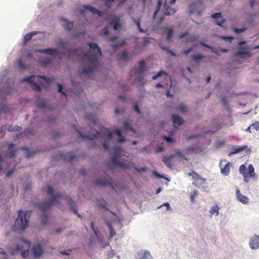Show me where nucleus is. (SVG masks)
Returning a JSON list of instances; mask_svg holds the SVG:
<instances>
[{"instance_id":"nucleus-23","label":"nucleus","mask_w":259,"mask_h":259,"mask_svg":"<svg viewBox=\"0 0 259 259\" xmlns=\"http://www.w3.org/2000/svg\"><path fill=\"white\" fill-rule=\"evenodd\" d=\"M164 10L163 11V14L165 15H170L175 13V11L169 7V6L166 4L164 6Z\"/></svg>"},{"instance_id":"nucleus-22","label":"nucleus","mask_w":259,"mask_h":259,"mask_svg":"<svg viewBox=\"0 0 259 259\" xmlns=\"http://www.w3.org/2000/svg\"><path fill=\"white\" fill-rule=\"evenodd\" d=\"M95 134L92 136H84L81 133V132H78V133L81 138L89 140H94L98 137V136L100 135V133L97 131H95Z\"/></svg>"},{"instance_id":"nucleus-51","label":"nucleus","mask_w":259,"mask_h":259,"mask_svg":"<svg viewBox=\"0 0 259 259\" xmlns=\"http://www.w3.org/2000/svg\"><path fill=\"white\" fill-rule=\"evenodd\" d=\"M110 229V239L112 238L115 235L116 233L115 230H114L113 228H109Z\"/></svg>"},{"instance_id":"nucleus-52","label":"nucleus","mask_w":259,"mask_h":259,"mask_svg":"<svg viewBox=\"0 0 259 259\" xmlns=\"http://www.w3.org/2000/svg\"><path fill=\"white\" fill-rule=\"evenodd\" d=\"M161 5V3L160 2V1H158V4H157V8H156V10H155V12H154V15H153V18L155 19V16L156 15V14L159 12V8L160 7Z\"/></svg>"},{"instance_id":"nucleus-58","label":"nucleus","mask_w":259,"mask_h":259,"mask_svg":"<svg viewBox=\"0 0 259 259\" xmlns=\"http://www.w3.org/2000/svg\"><path fill=\"white\" fill-rule=\"evenodd\" d=\"M178 109L182 112H185L186 111V107L185 106V105L184 104H180L179 106Z\"/></svg>"},{"instance_id":"nucleus-7","label":"nucleus","mask_w":259,"mask_h":259,"mask_svg":"<svg viewBox=\"0 0 259 259\" xmlns=\"http://www.w3.org/2000/svg\"><path fill=\"white\" fill-rule=\"evenodd\" d=\"M238 49L239 50L234 54L235 57L241 55H246L247 57L251 56L252 54L250 51L251 48L249 46H239Z\"/></svg>"},{"instance_id":"nucleus-49","label":"nucleus","mask_w":259,"mask_h":259,"mask_svg":"<svg viewBox=\"0 0 259 259\" xmlns=\"http://www.w3.org/2000/svg\"><path fill=\"white\" fill-rule=\"evenodd\" d=\"M84 34H85V31H80L77 33H72V35L73 38H77V37H79L80 36Z\"/></svg>"},{"instance_id":"nucleus-13","label":"nucleus","mask_w":259,"mask_h":259,"mask_svg":"<svg viewBox=\"0 0 259 259\" xmlns=\"http://www.w3.org/2000/svg\"><path fill=\"white\" fill-rule=\"evenodd\" d=\"M249 245L251 249H256L259 248V236H254L249 241Z\"/></svg>"},{"instance_id":"nucleus-39","label":"nucleus","mask_w":259,"mask_h":259,"mask_svg":"<svg viewBox=\"0 0 259 259\" xmlns=\"http://www.w3.org/2000/svg\"><path fill=\"white\" fill-rule=\"evenodd\" d=\"M21 129V128L18 125L13 126L12 125H10L8 127V130L9 132H14V131H20Z\"/></svg>"},{"instance_id":"nucleus-17","label":"nucleus","mask_w":259,"mask_h":259,"mask_svg":"<svg viewBox=\"0 0 259 259\" xmlns=\"http://www.w3.org/2000/svg\"><path fill=\"white\" fill-rule=\"evenodd\" d=\"M110 24L113 25L114 30H118L121 27L119 17L115 16L112 18L110 22Z\"/></svg>"},{"instance_id":"nucleus-40","label":"nucleus","mask_w":259,"mask_h":259,"mask_svg":"<svg viewBox=\"0 0 259 259\" xmlns=\"http://www.w3.org/2000/svg\"><path fill=\"white\" fill-rule=\"evenodd\" d=\"M199 38V36L198 35H192L189 36L187 39V41L189 42H193L194 41H195L197 40Z\"/></svg>"},{"instance_id":"nucleus-11","label":"nucleus","mask_w":259,"mask_h":259,"mask_svg":"<svg viewBox=\"0 0 259 259\" xmlns=\"http://www.w3.org/2000/svg\"><path fill=\"white\" fill-rule=\"evenodd\" d=\"M91 229L92 230V231L95 233V235H96L98 240L102 244L103 246L102 247L104 248L106 246L109 245L108 242H104V238L99 234L98 233V228H91Z\"/></svg>"},{"instance_id":"nucleus-53","label":"nucleus","mask_w":259,"mask_h":259,"mask_svg":"<svg viewBox=\"0 0 259 259\" xmlns=\"http://www.w3.org/2000/svg\"><path fill=\"white\" fill-rule=\"evenodd\" d=\"M58 86L59 87L58 92L63 95L65 97H66V94L62 91L63 87L62 85L59 83L58 84Z\"/></svg>"},{"instance_id":"nucleus-25","label":"nucleus","mask_w":259,"mask_h":259,"mask_svg":"<svg viewBox=\"0 0 259 259\" xmlns=\"http://www.w3.org/2000/svg\"><path fill=\"white\" fill-rule=\"evenodd\" d=\"M8 149L10 150L9 153V157L12 158L15 156L16 153V149L14 148V145L12 143L8 145Z\"/></svg>"},{"instance_id":"nucleus-56","label":"nucleus","mask_w":259,"mask_h":259,"mask_svg":"<svg viewBox=\"0 0 259 259\" xmlns=\"http://www.w3.org/2000/svg\"><path fill=\"white\" fill-rule=\"evenodd\" d=\"M164 73H165L162 71H159V72H158L157 73V74H156L155 75H154L152 77V79L155 80V79H157L158 77L160 76L162 74H164Z\"/></svg>"},{"instance_id":"nucleus-38","label":"nucleus","mask_w":259,"mask_h":259,"mask_svg":"<svg viewBox=\"0 0 259 259\" xmlns=\"http://www.w3.org/2000/svg\"><path fill=\"white\" fill-rule=\"evenodd\" d=\"M166 30L167 31L166 39H167V40H169L171 38V37L173 35V30L172 28H166Z\"/></svg>"},{"instance_id":"nucleus-32","label":"nucleus","mask_w":259,"mask_h":259,"mask_svg":"<svg viewBox=\"0 0 259 259\" xmlns=\"http://www.w3.org/2000/svg\"><path fill=\"white\" fill-rule=\"evenodd\" d=\"M246 148V146H241L239 147H234L233 148V151L231 152L230 155L239 153L243 150H244Z\"/></svg>"},{"instance_id":"nucleus-64","label":"nucleus","mask_w":259,"mask_h":259,"mask_svg":"<svg viewBox=\"0 0 259 259\" xmlns=\"http://www.w3.org/2000/svg\"><path fill=\"white\" fill-rule=\"evenodd\" d=\"M100 205L102 208L107 209V208L106 207L107 203L106 202V201L104 200H101V201L100 202Z\"/></svg>"},{"instance_id":"nucleus-8","label":"nucleus","mask_w":259,"mask_h":259,"mask_svg":"<svg viewBox=\"0 0 259 259\" xmlns=\"http://www.w3.org/2000/svg\"><path fill=\"white\" fill-rule=\"evenodd\" d=\"M36 52L45 53L47 55H52L55 57L60 56V53L57 49L55 48H47L45 49L37 50Z\"/></svg>"},{"instance_id":"nucleus-21","label":"nucleus","mask_w":259,"mask_h":259,"mask_svg":"<svg viewBox=\"0 0 259 259\" xmlns=\"http://www.w3.org/2000/svg\"><path fill=\"white\" fill-rule=\"evenodd\" d=\"M62 26L67 30H71L73 26V22L68 21L67 19H62Z\"/></svg>"},{"instance_id":"nucleus-28","label":"nucleus","mask_w":259,"mask_h":259,"mask_svg":"<svg viewBox=\"0 0 259 259\" xmlns=\"http://www.w3.org/2000/svg\"><path fill=\"white\" fill-rule=\"evenodd\" d=\"M219 208L217 204L213 205L212 206L209 210L210 215L212 216L213 214H215L216 215L219 214Z\"/></svg>"},{"instance_id":"nucleus-36","label":"nucleus","mask_w":259,"mask_h":259,"mask_svg":"<svg viewBox=\"0 0 259 259\" xmlns=\"http://www.w3.org/2000/svg\"><path fill=\"white\" fill-rule=\"evenodd\" d=\"M76 157V155L73 153H68V154L66 155L64 158L66 160H67L69 162L72 161L74 158Z\"/></svg>"},{"instance_id":"nucleus-16","label":"nucleus","mask_w":259,"mask_h":259,"mask_svg":"<svg viewBox=\"0 0 259 259\" xmlns=\"http://www.w3.org/2000/svg\"><path fill=\"white\" fill-rule=\"evenodd\" d=\"M236 196L237 200L243 204H247L248 202V198L242 194L238 189L236 190Z\"/></svg>"},{"instance_id":"nucleus-26","label":"nucleus","mask_w":259,"mask_h":259,"mask_svg":"<svg viewBox=\"0 0 259 259\" xmlns=\"http://www.w3.org/2000/svg\"><path fill=\"white\" fill-rule=\"evenodd\" d=\"M200 44L202 46H204L206 48H207L209 49H210L215 54L218 55H220V50H219L217 48H213V47H212L211 46H209L206 44H205L204 42L203 41H200Z\"/></svg>"},{"instance_id":"nucleus-61","label":"nucleus","mask_w":259,"mask_h":259,"mask_svg":"<svg viewBox=\"0 0 259 259\" xmlns=\"http://www.w3.org/2000/svg\"><path fill=\"white\" fill-rule=\"evenodd\" d=\"M135 169L138 172H145L147 171V168L146 167H142V168L135 167Z\"/></svg>"},{"instance_id":"nucleus-63","label":"nucleus","mask_w":259,"mask_h":259,"mask_svg":"<svg viewBox=\"0 0 259 259\" xmlns=\"http://www.w3.org/2000/svg\"><path fill=\"white\" fill-rule=\"evenodd\" d=\"M121 58L124 60H127V54L126 52H123L121 55Z\"/></svg>"},{"instance_id":"nucleus-29","label":"nucleus","mask_w":259,"mask_h":259,"mask_svg":"<svg viewBox=\"0 0 259 259\" xmlns=\"http://www.w3.org/2000/svg\"><path fill=\"white\" fill-rule=\"evenodd\" d=\"M139 259H149L151 256L149 251H145L139 253Z\"/></svg>"},{"instance_id":"nucleus-6","label":"nucleus","mask_w":259,"mask_h":259,"mask_svg":"<svg viewBox=\"0 0 259 259\" xmlns=\"http://www.w3.org/2000/svg\"><path fill=\"white\" fill-rule=\"evenodd\" d=\"M20 243L21 244L16 246V250L21 251V255L23 257H27L29 254V249L31 246V242L22 238Z\"/></svg>"},{"instance_id":"nucleus-5","label":"nucleus","mask_w":259,"mask_h":259,"mask_svg":"<svg viewBox=\"0 0 259 259\" xmlns=\"http://www.w3.org/2000/svg\"><path fill=\"white\" fill-rule=\"evenodd\" d=\"M246 166L244 164H242L239 167V171L243 175L244 181L246 183H248L250 178L255 177L254 173V169L251 164H249L248 167V172H246Z\"/></svg>"},{"instance_id":"nucleus-18","label":"nucleus","mask_w":259,"mask_h":259,"mask_svg":"<svg viewBox=\"0 0 259 259\" xmlns=\"http://www.w3.org/2000/svg\"><path fill=\"white\" fill-rule=\"evenodd\" d=\"M212 17L215 19L217 24L219 26H222L225 22V20L223 19L221 13H217L212 14Z\"/></svg>"},{"instance_id":"nucleus-15","label":"nucleus","mask_w":259,"mask_h":259,"mask_svg":"<svg viewBox=\"0 0 259 259\" xmlns=\"http://www.w3.org/2000/svg\"><path fill=\"white\" fill-rule=\"evenodd\" d=\"M193 178L194 179V182H193V185L196 187H200L202 184H203L205 182V179L202 178L198 174H194L193 176Z\"/></svg>"},{"instance_id":"nucleus-35","label":"nucleus","mask_w":259,"mask_h":259,"mask_svg":"<svg viewBox=\"0 0 259 259\" xmlns=\"http://www.w3.org/2000/svg\"><path fill=\"white\" fill-rule=\"evenodd\" d=\"M37 107L40 109H46L49 108L47 105V103L44 100L40 101L38 103Z\"/></svg>"},{"instance_id":"nucleus-4","label":"nucleus","mask_w":259,"mask_h":259,"mask_svg":"<svg viewBox=\"0 0 259 259\" xmlns=\"http://www.w3.org/2000/svg\"><path fill=\"white\" fill-rule=\"evenodd\" d=\"M31 214V211L24 212L22 210H19L13 227H28Z\"/></svg>"},{"instance_id":"nucleus-12","label":"nucleus","mask_w":259,"mask_h":259,"mask_svg":"<svg viewBox=\"0 0 259 259\" xmlns=\"http://www.w3.org/2000/svg\"><path fill=\"white\" fill-rule=\"evenodd\" d=\"M145 70V62L144 60H142L139 62V67L136 68L134 69V73L135 74H139L143 73V72ZM134 71L131 72V76H133L134 75Z\"/></svg>"},{"instance_id":"nucleus-20","label":"nucleus","mask_w":259,"mask_h":259,"mask_svg":"<svg viewBox=\"0 0 259 259\" xmlns=\"http://www.w3.org/2000/svg\"><path fill=\"white\" fill-rule=\"evenodd\" d=\"M172 122L174 126L177 127V126L183 124L184 120L182 118L178 115H172Z\"/></svg>"},{"instance_id":"nucleus-30","label":"nucleus","mask_w":259,"mask_h":259,"mask_svg":"<svg viewBox=\"0 0 259 259\" xmlns=\"http://www.w3.org/2000/svg\"><path fill=\"white\" fill-rule=\"evenodd\" d=\"M39 33L38 31H33L32 32H30V33H27L25 36H24V41L26 42V41H28L30 40H31V39L32 38V36L34 35H36L37 34H38Z\"/></svg>"},{"instance_id":"nucleus-60","label":"nucleus","mask_w":259,"mask_h":259,"mask_svg":"<svg viewBox=\"0 0 259 259\" xmlns=\"http://www.w3.org/2000/svg\"><path fill=\"white\" fill-rule=\"evenodd\" d=\"M162 49L164 51H167V52L168 53L170 54L172 56H174V57L176 56V54L174 52H173L171 50H169L165 47H162Z\"/></svg>"},{"instance_id":"nucleus-55","label":"nucleus","mask_w":259,"mask_h":259,"mask_svg":"<svg viewBox=\"0 0 259 259\" xmlns=\"http://www.w3.org/2000/svg\"><path fill=\"white\" fill-rule=\"evenodd\" d=\"M15 170V168H13L10 170H9L7 172V174H6V177H10L11 176H12L14 171Z\"/></svg>"},{"instance_id":"nucleus-14","label":"nucleus","mask_w":259,"mask_h":259,"mask_svg":"<svg viewBox=\"0 0 259 259\" xmlns=\"http://www.w3.org/2000/svg\"><path fill=\"white\" fill-rule=\"evenodd\" d=\"M111 179H100L94 181V184L96 185H100L103 186H107L111 185Z\"/></svg>"},{"instance_id":"nucleus-42","label":"nucleus","mask_w":259,"mask_h":259,"mask_svg":"<svg viewBox=\"0 0 259 259\" xmlns=\"http://www.w3.org/2000/svg\"><path fill=\"white\" fill-rule=\"evenodd\" d=\"M17 64H18L19 68H20L21 69H26V67L24 65V63L22 59H19L18 60Z\"/></svg>"},{"instance_id":"nucleus-31","label":"nucleus","mask_w":259,"mask_h":259,"mask_svg":"<svg viewBox=\"0 0 259 259\" xmlns=\"http://www.w3.org/2000/svg\"><path fill=\"white\" fill-rule=\"evenodd\" d=\"M114 132L119 137H120V139L118 141L119 143H121L125 141V139L122 136L121 132L119 129H116L114 131Z\"/></svg>"},{"instance_id":"nucleus-3","label":"nucleus","mask_w":259,"mask_h":259,"mask_svg":"<svg viewBox=\"0 0 259 259\" xmlns=\"http://www.w3.org/2000/svg\"><path fill=\"white\" fill-rule=\"evenodd\" d=\"M124 153L125 152L120 147H115L114 148L113 156L107 163L109 168H112L114 167H118L123 169H128L131 167H134L135 164L132 160L125 162L118 160L122 155H124L123 153Z\"/></svg>"},{"instance_id":"nucleus-46","label":"nucleus","mask_w":259,"mask_h":259,"mask_svg":"<svg viewBox=\"0 0 259 259\" xmlns=\"http://www.w3.org/2000/svg\"><path fill=\"white\" fill-rule=\"evenodd\" d=\"M51 59L49 58H46L41 61V64L45 66L51 63Z\"/></svg>"},{"instance_id":"nucleus-27","label":"nucleus","mask_w":259,"mask_h":259,"mask_svg":"<svg viewBox=\"0 0 259 259\" xmlns=\"http://www.w3.org/2000/svg\"><path fill=\"white\" fill-rule=\"evenodd\" d=\"M66 200L67 201V203L70 206L71 209L73 210L75 213L77 214V210L74 207V203L72 199L70 197H66Z\"/></svg>"},{"instance_id":"nucleus-54","label":"nucleus","mask_w":259,"mask_h":259,"mask_svg":"<svg viewBox=\"0 0 259 259\" xmlns=\"http://www.w3.org/2000/svg\"><path fill=\"white\" fill-rule=\"evenodd\" d=\"M76 54H77V50L76 49L70 50L68 53L69 57H71L73 55H74Z\"/></svg>"},{"instance_id":"nucleus-43","label":"nucleus","mask_w":259,"mask_h":259,"mask_svg":"<svg viewBox=\"0 0 259 259\" xmlns=\"http://www.w3.org/2000/svg\"><path fill=\"white\" fill-rule=\"evenodd\" d=\"M198 191L197 190H194L193 191L192 193L191 194L190 196V201L192 202H194L195 201V199L196 197L198 195Z\"/></svg>"},{"instance_id":"nucleus-2","label":"nucleus","mask_w":259,"mask_h":259,"mask_svg":"<svg viewBox=\"0 0 259 259\" xmlns=\"http://www.w3.org/2000/svg\"><path fill=\"white\" fill-rule=\"evenodd\" d=\"M46 189V193L49 196H51V200L41 202L38 204V207L42 211V215L45 219L47 218L48 212L51 209L52 205L57 203L58 199L60 198L63 197V196L62 193H54L53 190L51 186H48Z\"/></svg>"},{"instance_id":"nucleus-50","label":"nucleus","mask_w":259,"mask_h":259,"mask_svg":"<svg viewBox=\"0 0 259 259\" xmlns=\"http://www.w3.org/2000/svg\"><path fill=\"white\" fill-rule=\"evenodd\" d=\"M65 43L66 42L64 40L60 39L57 41V46L58 47L64 46Z\"/></svg>"},{"instance_id":"nucleus-10","label":"nucleus","mask_w":259,"mask_h":259,"mask_svg":"<svg viewBox=\"0 0 259 259\" xmlns=\"http://www.w3.org/2000/svg\"><path fill=\"white\" fill-rule=\"evenodd\" d=\"M32 250L34 256L37 258L39 257L44 253V250L40 244L34 245Z\"/></svg>"},{"instance_id":"nucleus-45","label":"nucleus","mask_w":259,"mask_h":259,"mask_svg":"<svg viewBox=\"0 0 259 259\" xmlns=\"http://www.w3.org/2000/svg\"><path fill=\"white\" fill-rule=\"evenodd\" d=\"M125 43L124 40H122L119 43H115L112 45V47L114 48H118L122 46Z\"/></svg>"},{"instance_id":"nucleus-34","label":"nucleus","mask_w":259,"mask_h":259,"mask_svg":"<svg viewBox=\"0 0 259 259\" xmlns=\"http://www.w3.org/2000/svg\"><path fill=\"white\" fill-rule=\"evenodd\" d=\"M205 57L202 55H194L192 56V58L197 63L200 62V60L202 59L205 58Z\"/></svg>"},{"instance_id":"nucleus-44","label":"nucleus","mask_w":259,"mask_h":259,"mask_svg":"<svg viewBox=\"0 0 259 259\" xmlns=\"http://www.w3.org/2000/svg\"><path fill=\"white\" fill-rule=\"evenodd\" d=\"M35 78V76L32 75L30 77L25 78L24 79H23V80L25 81H27V82L30 83L31 84H32V82H34V80Z\"/></svg>"},{"instance_id":"nucleus-41","label":"nucleus","mask_w":259,"mask_h":259,"mask_svg":"<svg viewBox=\"0 0 259 259\" xmlns=\"http://www.w3.org/2000/svg\"><path fill=\"white\" fill-rule=\"evenodd\" d=\"M31 87L33 90L37 92H40L41 90L40 86L36 82H32V84H31Z\"/></svg>"},{"instance_id":"nucleus-62","label":"nucleus","mask_w":259,"mask_h":259,"mask_svg":"<svg viewBox=\"0 0 259 259\" xmlns=\"http://www.w3.org/2000/svg\"><path fill=\"white\" fill-rule=\"evenodd\" d=\"M193 50V48H190L188 49L185 50L183 52V54L185 55H187L189 53H190Z\"/></svg>"},{"instance_id":"nucleus-9","label":"nucleus","mask_w":259,"mask_h":259,"mask_svg":"<svg viewBox=\"0 0 259 259\" xmlns=\"http://www.w3.org/2000/svg\"><path fill=\"white\" fill-rule=\"evenodd\" d=\"M175 157V154H170L169 156L163 155L162 157V161L168 167L172 168L173 167L172 160Z\"/></svg>"},{"instance_id":"nucleus-24","label":"nucleus","mask_w":259,"mask_h":259,"mask_svg":"<svg viewBox=\"0 0 259 259\" xmlns=\"http://www.w3.org/2000/svg\"><path fill=\"white\" fill-rule=\"evenodd\" d=\"M231 166V163L230 162H228L226 164L224 167H222L221 166V172L225 175H228L230 172V167Z\"/></svg>"},{"instance_id":"nucleus-37","label":"nucleus","mask_w":259,"mask_h":259,"mask_svg":"<svg viewBox=\"0 0 259 259\" xmlns=\"http://www.w3.org/2000/svg\"><path fill=\"white\" fill-rule=\"evenodd\" d=\"M123 126L125 130L134 131L131 124L128 121L124 122Z\"/></svg>"},{"instance_id":"nucleus-59","label":"nucleus","mask_w":259,"mask_h":259,"mask_svg":"<svg viewBox=\"0 0 259 259\" xmlns=\"http://www.w3.org/2000/svg\"><path fill=\"white\" fill-rule=\"evenodd\" d=\"M222 101L223 104H224V106L228 107V101L227 100L226 97H222Z\"/></svg>"},{"instance_id":"nucleus-47","label":"nucleus","mask_w":259,"mask_h":259,"mask_svg":"<svg viewBox=\"0 0 259 259\" xmlns=\"http://www.w3.org/2000/svg\"><path fill=\"white\" fill-rule=\"evenodd\" d=\"M38 77L43 79L47 83H50L54 80L52 78L47 77L45 76H38Z\"/></svg>"},{"instance_id":"nucleus-48","label":"nucleus","mask_w":259,"mask_h":259,"mask_svg":"<svg viewBox=\"0 0 259 259\" xmlns=\"http://www.w3.org/2000/svg\"><path fill=\"white\" fill-rule=\"evenodd\" d=\"M250 126L254 128L256 131L259 130V121H255L250 125Z\"/></svg>"},{"instance_id":"nucleus-57","label":"nucleus","mask_w":259,"mask_h":259,"mask_svg":"<svg viewBox=\"0 0 259 259\" xmlns=\"http://www.w3.org/2000/svg\"><path fill=\"white\" fill-rule=\"evenodd\" d=\"M162 206H165L166 207V210H171V207L168 202L163 203L159 207H161Z\"/></svg>"},{"instance_id":"nucleus-33","label":"nucleus","mask_w":259,"mask_h":259,"mask_svg":"<svg viewBox=\"0 0 259 259\" xmlns=\"http://www.w3.org/2000/svg\"><path fill=\"white\" fill-rule=\"evenodd\" d=\"M133 20H134V22L135 23V24H136V25L137 26L138 30H139V31L140 32L145 33V32H147V30L143 29L141 28V25H140V21H141L140 19H139L138 20H136L135 19H133Z\"/></svg>"},{"instance_id":"nucleus-1","label":"nucleus","mask_w":259,"mask_h":259,"mask_svg":"<svg viewBox=\"0 0 259 259\" xmlns=\"http://www.w3.org/2000/svg\"><path fill=\"white\" fill-rule=\"evenodd\" d=\"M90 49L83 54L81 59L83 62L87 64L88 66L83 68L80 72V75L88 74L96 70L99 66L98 57L102 55L101 50L96 43L89 42Z\"/></svg>"},{"instance_id":"nucleus-19","label":"nucleus","mask_w":259,"mask_h":259,"mask_svg":"<svg viewBox=\"0 0 259 259\" xmlns=\"http://www.w3.org/2000/svg\"><path fill=\"white\" fill-rule=\"evenodd\" d=\"M83 8L85 9V10H89L92 13H93L94 15H95V14H97L100 17H102L103 14H104V13L98 10V9L94 8L92 6H83Z\"/></svg>"}]
</instances>
